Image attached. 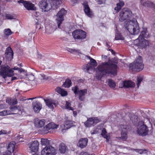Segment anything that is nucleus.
Wrapping results in <instances>:
<instances>
[{
	"label": "nucleus",
	"instance_id": "obj_7",
	"mask_svg": "<svg viewBox=\"0 0 155 155\" xmlns=\"http://www.w3.org/2000/svg\"><path fill=\"white\" fill-rule=\"evenodd\" d=\"M135 45H137L139 48H145L148 46L149 41L144 38H140V37L135 40L134 41Z\"/></svg>",
	"mask_w": 155,
	"mask_h": 155
},
{
	"label": "nucleus",
	"instance_id": "obj_34",
	"mask_svg": "<svg viewBox=\"0 0 155 155\" xmlns=\"http://www.w3.org/2000/svg\"><path fill=\"white\" fill-rule=\"evenodd\" d=\"M73 123L71 121H67L65 122L64 125V129H67L73 126Z\"/></svg>",
	"mask_w": 155,
	"mask_h": 155
},
{
	"label": "nucleus",
	"instance_id": "obj_9",
	"mask_svg": "<svg viewBox=\"0 0 155 155\" xmlns=\"http://www.w3.org/2000/svg\"><path fill=\"white\" fill-rule=\"evenodd\" d=\"M41 155H55L56 150L51 146H46L41 151Z\"/></svg>",
	"mask_w": 155,
	"mask_h": 155
},
{
	"label": "nucleus",
	"instance_id": "obj_17",
	"mask_svg": "<svg viewBox=\"0 0 155 155\" xmlns=\"http://www.w3.org/2000/svg\"><path fill=\"white\" fill-rule=\"evenodd\" d=\"M46 121L45 120L40 119L38 118H35L34 120V124L35 126L38 128H41L43 127L45 124Z\"/></svg>",
	"mask_w": 155,
	"mask_h": 155
},
{
	"label": "nucleus",
	"instance_id": "obj_51",
	"mask_svg": "<svg viewBox=\"0 0 155 155\" xmlns=\"http://www.w3.org/2000/svg\"><path fill=\"white\" fill-rule=\"evenodd\" d=\"M99 131V129L97 128H96L91 131V134H97Z\"/></svg>",
	"mask_w": 155,
	"mask_h": 155
},
{
	"label": "nucleus",
	"instance_id": "obj_16",
	"mask_svg": "<svg viewBox=\"0 0 155 155\" xmlns=\"http://www.w3.org/2000/svg\"><path fill=\"white\" fill-rule=\"evenodd\" d=\"M99 122V119L97 117L90 118L84 123V124L86 127H90Z\"/></svg>",
	"mask_w": 155,
	"mask_h": 155
},
{
	"label": "nucleus",
	"instance_id": "obj_49",
	"mask_svg": "<svg viewBox=\"0 0 155 155\" xmlns=\"http://www.w3.org/2000/svg\"><path fill=\"white\" fill-rule=\"evenodd\" d=\"M42 145H47L49 144V141L46 139H42L41 141Z\"/></svg>",
	"mask_w": 155,
	"mask_h": 155
},
{
	"label": "nucleus",
	"instance_id": "obj_48",
	"mask_svg": "<svg viewBox=\"0 0 155 155\" xmlns=\"http://www.w3.org/2000/svg\"><path fill=\"white\" fill-rule=\"evenodd\" d=\"M10 101V100L8 99L6 101V102L8 103V104L10 105H15L17 103V101L16 99H14L12 100V103H10L9 102V101Z\"/></svg>",
	"mask_w": 155,
	"mask_h": 155
},
{
	"label": "nucleus",
	"instance_id": "obj_39",
	"mask_svg": "<svg viewBox=\"0 0 155 155\" xmlns=\"http://www.w3.org/2000/svg\"><path fill=\"white\" fill-rule=\"evenodd\" d=\"M48 124L50 130L51 129H57L58 127L59 126L58 125L56 124L53 123H49Z\"/></svg>",
	"mask_w": 155,
	"mask_h": 155
},
{
	"label": "nucleus",
	"instance_id": "obj_43",
	"mask_svg": "<svg viewBox=\"0 0 155 155\" xmlns=\"http://www.w3.org/2000/svg\"><path fill=\"white\" fill-rule=\"evenodd\" d=\"M25 75L27 76L28 78L30 80H33L35 78L34 75L31 73H27Z\"/></svg>",
	"mask_w": 155,
	"mask_h": 155
},
{
	"label": "nucleus",
	"instance_id": "obj_21",
	"mask_svg": "<svg viewBox=\"0 0 155 155\" xmlns=\"http://www.w3.org/2000/svg\"><path fill=\"white\" fill-rule=\"evenodd\" d=\"M44 101L48 107L51 109L54 108V106H56V104L55 101L51 99H44Z\"/></svg>",
	"mask_w": 155,
	"mask_h": 155
},
{
	"label": "nucleus",
	"instance_id": "obj_61",
	"mask_svg": "<svg viewBox=\"0 0 155 155\" xmlns=\"http://www.w3.org/2000/svg\"><path fill=\"white\" fill-rule=\"evenodd\" d=\"M102 58L103 59H106L107 58V56L105 55H102Z\"/></svg>",
	"mask_w": 155,
	"mask_h": 155
},
{
	"label": "nucleus",
	"instance_id": "obj_3",
	"mask_svg": "<svg viewBox=\"0 0 155 155\" xmlns=\"http://www.w3.org/2000/svg\"><path fill=\"white\" fill-rule=\"evenodd\" d=\"M124 26L131 35H137L139 32V27L136 21L127 20L125 22Z\"/></svg>",
	"mask_w": 155,
	"mask_h": 155
},
{
	"label": "nucleus",
	"instance_id": "obj_33",
	"mask_svg": "<svg viewBox=\"0 0 155 155\" xmlns=\"http://www.w3.org/2000/svg\"><path fill=\"white\" fill-rule=\"evenodd\" d=\"M124 2L120 0L119 3L117 4V7L115 8V10L118 12L124 5Z\"/></svg>",
	"mask_w": 155,
	"mask_h": 155
},
{
	"label": "nucleus",
	"instance_id": "obj_12",
	"mask_svg": "<svg viewBox=\"0 0 155 155\" xmlns=\"http://www.w3.org/2000/svg\"><path fill=\"white\" fill-rule=\"evenodd\" d=\"M72 35L75 39H83L85 38L86 34L83 31L77 30L73 32Z\"/></svg>",
	"mask_w": 155,
	"mask_h": 155
},
{
	"label": "nucleus",
	"instance_id": "obj_45",
	"mask_svg": "<svg viewBox=\"0 0 155 155\" xmlns=\"http://www.w3.org/2000/svg\"><path fill=\"white\" fill-rule=\"evenodd\" d=\"M136 152L140 154L147 153V151L146 150H143L140 149H136L135 150Z\"/></svg>",
	"mask_w": 155,
	"mask_h": 155
},
{
	"label": "nucleus",
	"instance_id": "obj_63",
	"mask_svg": "<svg viewBox=\"0 0 155 155\" xmlns=\"http://www.w3.org/2000/svg\"><path fill=\"white\" fill-rule=\"evenodd\" d=\"M18 70L19 71H20V73H21V72H24L25 71L24 70H23L22 69H20V68H19V69Z\"/></svg>",
	"mask_w": 155,
	"mask_h": 155
},
{
	"label": "nucleus",
	"instance_id": "obj_5",
	"mask_svg": "<svg viewBox=\"0 0 155 155\" xmlns=\"http://www.w3.org/2000/svg\"><path fill=\"white\" fill-rule=\"evenodd\" d=\"M147 122H143L142 121L139 122L138 125L137 132L140 135L145 136L148 134V129L146 124Z\"/></svg>",
	"mask_w": 155,
	"mask_h": 155
},
{
	"label": "nucleus",
	"instance_id": "obj_46",
	"mask_svg": "<svg viewBox=\"0 0 155 155\" xmlns=\"http://www.w3.org/2000/svg\"><path fill=\"white\" fill-rule=\"evenodd\" d=\"M10 114V112L9 110H4L0 112V115L5 116Z\"/></svg>",
	"mask_w": 155,
	"mask_h": 155
},
{
	"label": "nucleus",
	"instance_id": "obj_47",
	"mask_svg": "<svg viewBox=\"0 0 155 155\" xmlns=\"http://www.w3.org/2000/svg\"><path fill=\"white\" fill-rule=\"evenodd\" d=\"M49 128V127L48 126V124L44 127L42 130L43 133L44 134L47 133L48 131L50 130Z\"/></svg>",
	"mask_w": 155,
	"mask_h": 155
},
{
	"label": "nucleus",
	"instance_id": "obj_59",
	"mask_svg": "<svg viewBox=\"0 0 155 155\" xmlns=\"http://www.w3.org/2000/svg\"><path fill=\"white\" fill-rule=\"evenodd\" d=\"M39 13L37 12H35L34 13V15H35V16L36 17H38V16H39Z\"/></svg>",
	"mask_w": 155,
	"mask_h": 155
},
{
	"label": "nucleus",
	"instance_id": "obj_1",
	"mask_svg": "<svg viewBox=\"0 0 155 155\" xmlns=\"http://www.w3.org/2000/svg\"><path fill=\"white\" fill-rule=\"evenodd\" d=\"M117 61L116 59H114L110 63L108 62H104L99 65L97 67L98 71L97 72L96 77L98 80H100L103 75L106 74H111L114 75H116L117 71Z\"/></svg>",
	"mask_w": 155,
	"mask_h": 155
},
{
	"label": "nucleus",
	"instance_id": "obj_13",
	"mask_svg": "<svg viewBox=\"0 0 155 155\" xmlns=\"http://www.w3.org/2000/svg\"><path fill=\"white\" fill-rule=\"evenodd\" d=\"M39 6L42 12H46L50 10L52 8L51 5L47 1H41L39 3Z\"/></svg>",
	"mask_w": 155,
	"mask_h": 155
},
{
	"label": "nucleus",
	"instance_id": "obj_28",
	"mask_svg": "<svg viewBox=\"0 0 155 155\" xmlns=\"http://www.w3.org/2000/svg\"><path fill=\"white\" fill-rule=\"evenodd\" d=\"M16 143L15 142L12 141L9 143L7 147V149L8 151L13 152L15 147Z\"/></svg>",
	"mask_w": 155,
	"mask_h": 155
},
{
	"label": "nucleus",
	"instance_id": "obj_40",
	"mask_svg": "<svg viewBox=\"0 0 155 155\" xmlns=\"http://www.w3.org/2000/svg\"><path fill=\"white\" fill-rule=\"evenodd\" d=\"M4 33L5 36H8L11 35L12 33V32L11 31L10 29L9 28H7L4 30Z\"/></svg>",
	"mask_w": 155,
	"mask_h": 155
},
{
	"label": "nucleus",
	"instance_id": "obj_11",
	"mask_svg": "<svg viewBox=\"0 0 155 155\" xmlns=\"http://www.w3.org/2000/svg\"><path fill=\"white\" fill-rule=\"evenodd\" d=\"M66 12V11L64 8L61 10L58 13L56 16L57 18H56V21L58 24V27L60 28V25L64 20L63 16L65 14Z\"/></svg>",
	"mask_w": 155,
	"mask_h": 155
},
{
	"label": "nucleus",
	"instance_id": "obj_8",
	"mask_svg": "<svg viewBox=\"0 0 155 155\" xmlns=\"http://www.w3.org/2000/svg\"><path fill=\"white\" fill-rule=\"evenodd\" d=\"M119 16V20L122 22L126 20L131 14V11L127 8H124L120 13Z\"/></svg>",
	"mask_w": 155,
	"mask_h": 155
},
{
	"label": "nucleus",
	"instance_id": "obj_2",
	"mask_svg": "<svg viewBox=\"0 0 155 155\" xmlns=\"http://www.w3.org/2000/svg\"><path fill=\"white\" fill-rule=\"evenodd\" d=\"M13 70L8 66H2L0 68V74L4 78L7 76L12 77L11 80L13 81L19 78L22 79L24 78L23 77H22V75L19 76L16 74L15 75L13 74Z\"/></svg>",
	"mask_w": 155,
	"mask_h": 155
},
{
	"label": "nucleus",
	"instance_id": "obj_44",
	"mask_svg": "<svg viewBox=\"0 0 155 155\" xmlns=\"http://www.w3.org/2000/svg\"><path fill=\"white\" fill-rule=\"evenodd\" d=\"M71 104L69 101L66 102V103L65 105L66 109L69 110H73V108L71 107Z\"/></svg>",
	"mask_w": 155,
	"mask_h": 155
},
{
	"label": "nucleus",
	"instance_id": "obj_36",
	"mask_svg": "<svg viewBox=\"0 0 155 155\" xmlns=\"http://www.w3.org/2000/svg\"><path fill=\"white\" fill-rule=\"evenodd\" d=\"M143 5L144 6L151 7L153 8L155 7V5L153 4L152 2L149 1L144 2L143 4Z\"/></svg>",
	"mask_w": 155,
	"mask_h": 155
},
{
	"label": "nucleus",
	"instance_id": "obj_32",
	"mask_svg": "<svg viewBox=\"0 0 155 155\" xmlns=\"http://www.w3.org/2000/svg\"><path fill=\"white\" fill-rule=\"evenodd\" d=\"M129 117L130 120L133 124H135L138 121L137 117L134 114H129Z\"/></svg>",
	"mask_w": 155,
	"mask_h": 155
},
{
	"label": "nucleus",
	"instance_id": "obj_52",
	"mask_svg": "<svg viewBox=\"0 0 155 155\" xmlns=\"http://www.w3.org/2000/svg\"><path fill=\"white\" fill-rule=\"evenodd\" d=\"M137 86L138 87H139L140 84L141 83V82L142 80V78H137Z\"/></svg>",
	"mask_w": 155,
	"mask_h": 155
},
{
	"label": "nucleus",
	"instance_id": "obj_58",
	"mask_svg": "<svg viewBox=\"0 0 155 155\" xmlns=\"http://www.w3.org/2000/svg\"><path fill=\"white\" fill-rule=\"evenodd\" d=\"M41 76L42 78L44 80L48 79V77L44 74H41Z\"/></svg>",
	"mask_w": 155,
	"mask_h": 155
},
{
	"label": "nucleus",
	"instance_id": "obj_6",
	"mask_svg": "<svg viewBox=\"0 0 155 155\" xmlns=\"http://www.w3.org/2000/svg\"><path fill=\"white\" fill-rule=\"evenodd\" d=\"M72 90L75 94L79 96V99L81 101H82L84 100V96L87 93V90L86 89L80 90L78 86L72 87Z\"/></svg>",
	"mask_w": 155,
	"mask_h": 155
},
{
	"label": "nucleus",
	"instance_id": "obj_38",
	"mask_svg": "<svg viewBox=\"0 0 155 155\" xmlns=\"http://www.w3.org/2000/svg\"><path fill=\"white\" fill-rule=\"evenodd\" d=\"M115 39L116 40H123L124 37L121 35L120 33L118 32V31H116Z\"/></svg>",
	"mask_w": 155,
	"mask_h": 155
},
{
	"label": "nucleus",
	"instance_id": "obj_54",
	"mask_svg": "<svg viewBox=\"0 0 155 155\" xmlns=\"http://www.w3.org/2000/svg\"><path fill=\"white\" fill-rule=\"evenodd\" d=\"M143 122H147L146 123H144V124L147 125V124H150V120L148 118H145L144 121H142Z\"/></svg>",
	"mask_w": 155,
	"mask_h": 155
},
{
	"label": "nucleus",
	"instance_id": "obj_23",
	"mask_svg": "<svg viewBox=\"0 0 155 155\" xmlns=\"http://www.w3.org/2000/svg\"><path fill=\"white\" fill-rule=\"evenodd\" d=\"M24 5L28 10H35L36 9L34 5L28 1H25Z\"/></svg>",
	"mask_w": 155,
	"mask_h": 155
},
{
	"label": "nucleus",
	"instance_id": "obj_42",
	"mask_svg": "<svg viewBox=\"0 0 155 155\" xmlns=\"http://www.w3.org/2000/svg\"><path fill=\"white\" fill-rule=\"evenodd\" d=\"M4 18L5 19H14V16L12 15L7 13H5L3 15Z\"/></svg>",
	"mask_w": 155,
	"mask_h": 155
},
{
	"label": "nucleus",
	"instance_id": "obj_26",
	"mask_svg": "<svg viewBox=\"0 0 155 155\" xmlns=\"http://www.w3.org/2000/svg\"><path fill=\"white\" fill-rule=\"evenodd\" d=\"M5 54L8 58H9L11 59L13 58V52L10 47H9L6 49Z\"/></svg>",
	"mask_w": 155,
	"mask_h": 155
},
{
	"label": "nucleus",
	"instance_id": "obj_29",
	"mask_svg": "<svg viewBox=\"0 0 155 155\" xmlns=\"http://www.w3.org/2000/svg\"><path fill=\"white\" fill-rule=\"evenodd\" d=\"M56 91L62 96H66L67 95V92L61 87H58L55 89Z\"/></svg>",
	"mask_w": 155,
	"mask_h": 155
},
{
	"label": "nucleus",
	"instance_id": "obj_55",
	"mask_svg": "<svg viewBox=\"0 0 155 155\" xmlns=\"http://www.w3.org/2000/svg\"><path fill=\"white\" fill-rule=\"evenodd\" d=\"M2 155H12L11 152L10 151H7L3 152Z\"/></svg>",
	"mask_w": 155,
	"mask_h": 155
},
{
	"label": "nucleus",
	"instance_id": "obj_41",
	"mask_svg": "<svg viewBox=\"0 0 155 155\" xmlns=\"http://www.w3.org/2000/svg\"><path fill=\"white\" fill-rule=\"evenodd\" d=\"M67 50L68 52L72 53L77 54H78L79 55L80 54H82L81 53L79 52V51L78 50H76L74 49H72L71 48H68Z\"/></svg>",
	"mask_w": 155,
	"mask_h": 155
},
{
	"label": "nucleus",
	"instance_id": "obj_4",
	"mask_svg": "<svg viewBox=\"0 0 155 155\" xmlns=\"http://www.w3.org/2000/svg\"><path fill=\"white\" fill-rule=\"evenodd\" d=\"M144 68L142 59L141 57L138 56L132 63L129 65V68L133 71H139L142 70Z\"/></svg>",
	"mask_w": 155,
	"mask_h": 155
},
{
	"label": "nucleus",
	"instance_id": "obj_57",
	"mask_svg": "<svg viewBox=\"0 0 155 155\" xmlns=\"http://www.w3.org/2000/svg\"><path fill=\"white\" fill-rule=\"evenodd\" d=\"M7 133V132L4 130H2L0 131V135L2 134H6Z\"/></svg>",
	"mask_w": 155,
	"mask_h": 155
},
{
	"label": "nucleus",
	"instance_id": "obj_35",
	"mask_svg": "<svg viewBox=\"0 0 155 155\" xmlns=\"http://www.w3.org/2000/svg\"><path fill=\"white\" fill-rule=\"evenodd\" d=\"M71 85V81L69 79L66 80L64 83L62 85V87H65L69 88Z\"/></svg>",
	"mask_w": 155,
	"mask_h": 155
},
{
	"label": "nucleus",
	"instance_id": "obj_56",
	"mask_svg": "<svg viewBox=\"0 0 155 155\" xmlns=\"http://www.w3.org/2000/svg\"><path fill=\"white\" fill-rule=\"evenodd\" d=\"M54 2L56 3V5H60L61 3V0H54Z\"/></svg>",
	"mask_w": 155,
	"mask_h": 155
},
{
	"label": "nucleus",
	"instance_id": "obj_15",
	"mask_svg": "<svg viewBox=\"0 0 155 155\" xmlns=\"http://www.w3.org/2000/svg\"><path fill=\"white\" fill-rule=\"evenodd\" d=\"M130 125H121L120 128L121 130V135L120 138H121L124 140H126L127 138V132L130 128Z\"/></svg>",
	"mask_w": 155,
	"mask_h": 155
},
{
	"label": "nucleus",
	"instance_id": "obj_50",
	"mask_svg": "<svg viewBox=\"0 0 155 155\" xmlns=\"http://www.w3.org/2000/svg\"><path fill=\"white\" fill-rule=\"evenodd\" d=\"M35 24L37 25L36 28H39V29H40L41 28L40 24L41 23V21L39 20H38L37 19H36V20H35Z\"/></svg>",
	"mask_w": 155,
	"mask_h": 155
},
{
	"label": "nucleus",
	"instance_id": "obj_18",
	"mask_svg": "<svg viewBox=\"0 0 155 155\" xmlns=\"http://www.w3.org/2000/svg\"><path fill=\"white\" fill-rule=\"evenodd\" d=\"M120 86L121 87H123L126 88L133 87L135 86V84L130 81H122L120 83Z\"/></svg>",
	"mask_w": 155,
	"mask_h": 155
},
{
	"label": "nucleus",
	"instance_id": "obj_27",
	"mask_svg": "<svg viewBox=\"0 0 155 155\" xmlns=\"http://www.w3.org/2000/svg\"><path fill=\"white\" fill-rule=\"evenodd\" d=\"M10 110H9L10 112V114H20V112H21L19 109L17 107H10Z\"/></svg>",
	"mask_w": 155,
	"mask_h": 155
},
{
	"label": "nucleus",
	"instance_id": "obj_22",
	"mask_svg": "<svg viewBox=\"0 0 155 155\" xmlns=\"http://www.w3.org/2000/svg\"><path fill=\"white\" fill-rule=\"evenodd\" d=\"M88 142V140L87 138H82L79 141L78 145L81 148H83L86 147Z\"/></svg>",
	"mask_w": 155,
	"mask_h": 155
},
{
	"label": "nucleus",
	"instance_id": "obj_25",
	"mask_svg": "<svg viewBox=\"0 0 155 155\" xmlns=\"http://www.w3.org/2000/svg\"><path fill=\"white\" fill-rule=\"evenodd\" d=\"M67 150V146L63 143H61L59 145V150L61 153H64Z\"/></svg>",
	"mask_w": 155,
	"mask_h": 155
},
{
	"label": "nucleus",
	"instance_id": "obj_37",
	"mask_svg": "<svg viewBox=\"0 0 155 155\" xmlns=\"http://www.w3.org/2000/svg\"><path fill=\"white\" fill-rule=\"evenodd\" d=\"M108 85L111 88H114L116 86L115 82L111 79H109L107 80Z\"/></svg>",
	"mask_w": 155,
	"mask_h": 155
},
{
	"label": "nucleus",
	"instance_id": "obj_24",
	"mask_svg": "<svg viewBox=\"0 0 155 155\" xmlns=\"http://www.w3.org/2000/svg\"><path fill=\"white\" fill-rule=\"evenodd\" d=\"M147 28H143V30L141 32L140 36V38H147L149 37V34L147 31Z\"/></svg>",
	"mask_w": 155,
	"mask_h": 155
},
{
	"label": "nucleus",
	"instance_id": "obj_31",
	"mask_svg": "<svg viewBox=\"0 0 155 155\" xmlns=\"http://www.w3.org/2000/svg\"><path fill=\"white\" fill-rule=\"evenodd\" d=\"M101 131V135L102 136L106 139L107 142H108L110 137L107 133L106 129L104 128H103Z\"/></svg>",
	"mask_w": 155,
	"mask_h": 155
},
{
	"label": "nucleus",
	"instance_id": "obj_60",
	"mask_svg": "<svg viewBox=\"0 0 155 155\" xmlns=\"http://www.w3.org/2000/svg\"><path fill=\"white\" fill-rule=\"evenodd\" d=\"M80 155H89L87 153L85 152H82L80 153Z\"/></svg>",
	"mask_w": 155,
	"mask_h": 155
},
{
	"label": "nucleus",
	"instance_id": "obj_53",
	"mask_svg": "<svg viewBox=\"0 0 155 155\" xmlns=\"http://www.w3.org/2000/svg\"><path fill=\"white\" fill-rule=\"evenodd\" d=\"M21 139V136H18L15 137V140L17 142H22V140H20V139Z\"/></svg>",
	"mask_w": 155,
	"mask_h": 155
},
{
	"label": "nucleus",
	"instance_id": "obj_14",
	"mask_svg": "<svg viewBox=\"0 0 155 155\" xmlns=\"http://www.w3.org/2000/svg\"><path fill=\"white\" fill-rule=\"evenodd\" d=\"M28 145L31 152H36L38 150L39 143L37 140H34L29 143Z\"/></svg>",
	"mask_w": 155,
	"mask_h": 155
},
{
	"label": "nucleus",
	"instance_id": "obj_19",
	"mask_svg": "<svg viewBox=\"0 0 155 155\" xmlns=\"http://www.w3.org/2000/svg\"><path fill=\"white\" fill-rule=\"evenodd\" d=\"M84 10L85 14L89 17H91L93 15L92 12L90 10L87 2H84L83 4Z\"/></svg>",
	"mask_w": 155,
	"mask_h": 155
},
{
	"label": "nucleus",
	"instance_id": "obj_62",
	"mask_svg": "<svg viewBox=\"0 0 155 155\" xmlns=\"http://www.w3.org/2000/svg\"><path fill=\"white\" fill-rule=\"evenodd\" d=\"M25 2V1H24L23 0H20L18 1V2L19 3H22L24 5V3Z\"/></svg>",
	"mask_w": 155,
	"mask_h": 155
},
{
	"label": "nucleus",
	"instance_id": "obj_64",
	"mask_svg": "<svg viewBox=\"0 0 155 155\" xmlns=\"http://www.w3.org/2000/svg\"><path fill=\"white\" fill-rule=\"evenodd\" d=\"M73 113L74 116L77 115V113L76 111H73Z\"/></svg>",
	"mask_w": 155,
	"mask_h": 155
},
{
	"label": "nucleus",
	"instance_id": "obj_20",
	"mask_svg": "<svg viewBox=\"0 0 155 155\" xmlns=\"http://www.w3.org/2000/svg\"><path fill=\"white\" fill-rule=\"evenodd\" d=\"M33 109L36 113H38L42 108L41 104L37 101H34L32 103Z\"/></svg>",
	"mask_w": 155,
	"mask_h": 155
},
{
	"label": "nucleus",
	"instance_id": "obj_30",
	"mask_svg": "<svg viewBox=\"0 0 155 155\" xmlns=\"http://www.w3.org/2000/svg\"><path fill=\"white\" fill-rule=\"evenodd\" d=\"M54 28L50 25H48L45 27V33L47 35H50L54 31Z\"/></svg>",
	"mask_w": 155,
	"mask_h": 155
},
{
	"label": "nucleus",
	"instance_id": "obj_10",
	"mask_svg": "<svg viewBox=\"0 0 155 155\" xmlns=\"http://www.w3.org/2000/svg\"><path fill=\"white\" fill-rule=\"evenodd\" d=\"M86 56L90 60V63L87 64V66L85 68H84V70L90 73V72L89 71L94 70L95 67L97 66V63L94 59L91 58L90 57L87 56Z\"/></svg>",
	"mask_w": 155,
	"mask_h": 155
}]
</instances>
